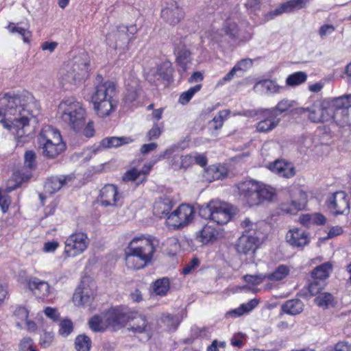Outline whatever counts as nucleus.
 Segmentation results:
<instances>
[{"instance_id": "obj_1", "label": "nucleus", "mask_w": 351, "mask_h": 351, "mask_svg": "<svg viewBox=\"0 0 351 351\" xmlns=\"http://www.w3.org/2000/svg\"><path fill=\"white\" fill-rule=\"evenodd\" d=\"M40 111L39 103L27 91L0 95V116L3 117L0 123L9 130L15 129L19 137L31 133L29 121L36 118Z\"/></svg>"}, {"instance_id": "obj_2", "label": "nucleus", "mask_w": 351, "mask_h": 351, "mask_svg": "<svg viewBox=\"0 0 351 351\" xmlns=\"http://www.w3.org/2000/svg\"><path fill=\"white\" fill-rule=\"evenodd\" d=\"M62 121L77 133H82L86 137L94 136L93 123L86 122V110L77 101L71 99L62 101L58 106Z\"/></svg>"}, {"instance_id": "obj_3", "label": "nucleus", "mask_w": 351, "mask_h": 351, "mask_svg": "<svg viewBox=\"0 0 351 351\" xmlns=\"http://www.w3.org/2000/svg\"><path fill=\"white\" fill-rule=\"evenodd\" d=\"M156 247L153 240L134 237L125 251V261L130 269L138 270L147 266L153 260Z\"/></svg>"}, {"instance_id": "obj_4", "label": "nucleus", "mask_w": 351, "mask_h": 351, "mask_svg": "<svg viewBox=\"0 0 351 351\" xmlns=\"http://www.w3.org/2000/svg\"><path fill=\"white\" fill-rule=\"evenodd\" d=\"M237 189L240 198L249 207L270 202L275 195V190L272 187L255 180L239 182Z\"/></svg>"}, {"instance_id": "obj_5", "label": "nucleus", "mask_w": 351, "mask_h": 351, "mask_svg": "<svg viewBox=\"0 0 351 351\" xmlns=\"http://www.w3.org/2000/svg\"><path fill=\"white\" fill-rule=\"evenodd\" d=\"M241 227L244 232L237 241V251L243 254L254 253L260 239L265 237V229L267 226L263 221L254 223L249 218H245L241 221Z\"/></svg>"}, {"instance_id": "obj_6", "label": "nucleus", "mask_w": 351, "mask_h": 351, "mask_svg": "<svg viewBox=\"0 0 351 351\" xmlns=\"http://www.w3.org/2000/svg\"><path fill=\"white\" fill-rule=\"evenodd\" d=\"M102 76L97 75L96 77L97 84L95 86L91 99L97 115L105 117L108 116L117 106L112 100L115 95V85L110 81L102 82Z\"/></svg>"}, {"instance_id": "obj_7", "label": "nucleus", "mask_w": 351, "mask_h": 351, "mask_svg": "<svg viewBox=\"0 0 351 351\" xmlns=\"http://www.w3.org/2000/svg\"><path fill=\"white\" fill-rule=\"evenodd\" d=\"M88 64L80 57L65 64L59 71V81L62 86L76 84L88 75Z\"/></svg>"}, {"instance_id": "obj_8", "label": "nucleus", "mask_w": 351, "mask_h": 351, "mask_svg": "<svg viewBox=\"0 0 351 351\" xmlns=\"http://www.w3.org/2000/svg\"><path fill=\"white\" fill-rule=\"evenodd\" d=\"M331 121L340 127L351 125V94L331 99Z\"/></svg>"}, {"instance_id": "obj_9", "label": "nucleus", "mask_w": 351, "mask_h": 351, "mask_svg": "<svg viewBox=\"0 0 351 351\" xmlns=\"http://www.w3.org/2000/svg\"><path fill=\"white\" fill-rule=\"evenodd\" d=\"M331 99L328 101L317 100L306 108H301L300 113H308V119L312 123H324L331 121Z\"/></svg>"}, {"instance_id": "obj_10", "label": "nucleus", "mask_w": 351, "mask_h": 351, "mask_svg": "<svg viewBox=\"0 0 351 351\" xmlns=\"http://www.w3.org/2000/svg\"><path fill=\"white\" fill-rule=\"evenodd\" d=\"M160 17L167 23L175 26L185 17L184 8L175 0H164Z\"/></svg>"}, {"instance_id": "obj_11", "label": "nucleus", "mask_w": 351, "mask_h": 351, "mask_svg": "<svg viewBox=\"0 0 351 351\" xmlns=\"http://www.w3.org/2000/svg\"><path fill=\"white\" fill-rule=\"evenodd\" d=\"M89 240L86 234L75 232L70 235L65 241L64 254L68 257H74L82 254L87 247Z\"/></svg>"}, {"instance_id": "obj_12", "label": "nucleus", "mask_w": 351, "mask_h": 351, "mask_svg": "<svg viewBox=\"0 0 351 351\" xmlns=\"http://www.w3.org/2000/svg\"><path fill=\"white\" fill-rule=\"evenodd\" d=\"M327 205L335 215L348 214L350 212L347 195L342 191L332 193L328 198Z\"/></svg>"}, {"instance_id": "obj_13", "label": "nucleus", "mask_w": 351, "mask_h": 351, "mask_svg": "<svg viewBox=\"0 0 351 351\" xmlns=\"http://www.w3.org/2000/svg\"><path fill=\"white\" fill-rule=\"evenodd\" d=\"M130 318L131 315L121 308L109 309L104 315L106 326L114 330L123 327Z\"/></svg>"}, {"instance_id": "obj_14", "label": "nucleus", "mask_w": 351, "mask_h": 351, "mask_svg": "<svg viewBox=\"0 0 351 351\" xmlns=\"http://www.w3.org/2000/svg\"><path fill=\"white\" fill-rule=\"evenodd\" d=\"M223 237V229L211 222L205 225L196 233V240L203 245L213 243Z\"/></svg>"}, {"instance_id": "obj_15", "label": "nucleus", "mask_w": 351, "mask_h": 351, "mask_svg": "<svg viewBox=\"0 0 351 351\" xmlns=\"http://www.w3.org/2000/svg\"><path fill=\"white\" fill-rule=\"evenodd\" d=\"M193 216V208L187 204H182L168 215V219L172 222V226L180 228L187 225Z\"/></svg>"}, {"instance_id": "obj_16", "label": "nucleus", "mask_w": 351, "mask_h": 351, "mask_svg": "<svg viewBox=\"0 0 351 351\" xmlns=\"http://www.w3.org/2000/svg\"><path fill=\"white\" fill-rule=\"evenodd\" d=\"M74 180L73 174L53 176L46 180L44 189L46 193L52 195L69 186Z\"/></svg>"}, {"instance_id": "obj_17", "label": "nucleus", "mask_w": 351, "mask_h": 351, "mask_svg": "<svg viewBox=\"0 0 351 351\" xmlns=\"http://www.w3.org/2000/svg\"><path fill=\"white\" fill-rule=\"evenodd\" d=\"M131 322L128 328L136 336L143 335V340L148 341L152 337V327L148 323L145 316L136 315H131Z\"/></svg>"}, {"instance_id": "obj_18", "label": "nucleus", "mask_w": 351, "mask_h": 351, "mask_svg": "<svg viewBox=\"0 0 351 351\" xmlns=\"http://www.w3.org/2000/svg\"><path fill=\"white\" fill-rule=\"evenodd\" d=\"M99 198L101 204L104 206H117L121 195L116 185L108 184L100 190Z\"/></svg>"}, {"instance_id": "obj_19", "label": "nucleus", "mask_w": 351, "mask_h": 351, "mask_svg": "<svg viewBox=\"0 0 351 351\" xmlns=\"http://www.w3.org/2000/svg\"><path fill=\"white\" fill-rule=\"evenodd\" d=\"M174 54L176 56V62L182 69V72L187 71V65L191 62V52L186 45L181 40L175 44Z\"/></svg>"}, {"instance_id": "obj_20", "label": "nucleus", "mask_w": 351, "mask_h": 351, "mask_svg": "<svg viewBox=\"0 0 351 351\" xmlns=\"http://www.w3.org/2000/svg\"><path fill=\"white\" fill-rule=\"evenodd\" d=\"M138 29L136 25H119L114 37L117 38L114 47H121L122 45H128L133 38V36L136 34Z\"/></svg>"}, {"instance_id": "obj_21", "label": "nucleus", "mask_w": 351, "mask_h": 351, "mask_svg": "<svg viewBox=\"0 0 351 351\" xmlns=\"http://www.w3.org/2000/svg\"><path fill=\"white\" fill-rule=\"evenodd\" d=\"M38 145L43 156L49 159L56 158L66 149V144L63 141L38 143Z\"/></svg>"}, {"instance_id": "obj_22", "label": "nucleus", "mask_w": 351, "mask_h": 351, "mask_svg": "<svg viewBox=\"0 0 351 351\" xmlns=\"http://www.w3.org/2000/svg\"><path fill=\"white\" fill-rule=\"evenodd\" d=\"M269 110V108L261 110V113L264 117V119L257 123L256 130L258 132H267L278 125L280 119L276 116L274 117Z\"/></svg>"}, {"instance_id": "obj_23", "label": "nucleus", "mask_w": 351, "mask_h": 351, "mask_svg": "<svg viewBox=\"0 0 351 351\" xmlns=\"http://www.w3.org/2000/svg\"><path fill=\"white\" fill-rule=\"evenodd\" d=\"M173 206V202L169 197H160L154 204L153 213L158 217H167L171 214Z\"/></svg>"}, {"instance_id": "obj_24", "label": "nucleus", "mask_w": 351, "mask_h": 351, "mask_svg": "<svg viewBox=\"0 0 351 351\" xmlns=\"http://www.w3.org/2000/svg\"><path fill=\"white\" fill-rule=\"evenodd\" d=\"M287 241L293 247H303L309 242L308 234L300 228L289 230L286 235Z\"/></svg>"}, {"instance_id": "obj_25", "label": "nucleus", "mask_w": 351, "mask_h": 351, "mask_svg": "<svg viewBox=\"0 0 351 351\" xmlns=\"http://www.w3.org/2000/svg\"><path fill=\"white\" fill-rule=\"evenodd\" d=\"M215 206L217 207L214 210L213 221L211 223L215 225H223L227 223L231 219V213L230 209L226 204L219 201H216Z\"/></svg>"}, {"instance_id": "obj_26", "label": "nucleus", "mask_w": 351, "mask_h": 351, "mask_svg": "<svg viewBox=\"0 0 351 351\" xmlns=\"http://www.w3.org/2000/svg\"><path fill=\"white\" fill-rule=\"evenodd\" d=\"M269 168L280 176L287 178L293 177L295 173V168L290 163L282 160H276L269 164Z\"/></svg>"}, {"instance_id": "obj_27", "label": "nucleus", "mask_w": 351, "mask_h": 351, "mask_svg": "<svg viewBox=\"0 0 351 351\" xmlns=\"http://www.w3.org/2000/svg\"><path fill=\"white\" fill-rule=\"evenodd\" d=\"M38 143L62 141L58 130L51 125L44 126L37 136Z\"/></svg>"}, {"instance_id": "obj_28", "label": "nucleus", "mask_w": 351, "mask_h": 351, "mask_svg": "<svg viewBox=\"0 0 351 351\" xmlns=\"http://www.w3.org/2000/svg\"><path fill=\"white\" fill-rule=\"evenodd\" d=\"M29 288L39 298H44L48 295L49 293V285L47 282L42 281L37 278H33L29 280L28 283Z\"/></svg>"}, {"instance_id": "obj_29", "label": "nucleus", "mask_w": 351, "mask_h": 351, "mask_svg": "<svg viewBox=\"0 0 351 351\" xmlns=\"http://www.w3.org/2000/svg\"><path fill=\"white\" fill-rule=\"evenodd\" d=\"M227 169L223 166H210L205 170L204 177L211 182L215 180H223L227 176Z\"/></svg>"}, {"instance_id": "obj_30", "label": "nucleus", "mask_w": 351, "mask_h": 351, "mask_svg": "<svg viewBox=\"0 0 351 351\" xmlns=\"http://www.w3.org/2000/svg\"><path fill=\"white\" fill-rule=\"evenodd\" d=\"M133 139L128 136L106 137L101 141V146L104 148L118 147L132 143Z\"/></svg>"}, {"instance_id": "obj_31", "label": "nucleus", "mask_w": 351, "mask_h": 351, "mask_svg": "<svg viewBox=\"0 0 351 351\" xmlns=\"http://www.w3.org/2000/svg\"><path fill=\"white\" fill-rule=\"evenodd\" d=\"M304 304L299 299H292L285 302L282 306L281 309L287 314L295 315L300 314L303 311Z\"/></svg>"}, {"instance_id": "obj_32", "label": "nucleus", "mask_w": 351, "mask_h": 351, "mask_svg": "<svg viewBox=\"0 0 351 351\" xmlns=\"http://www.w3.org/2000/svg\"><path fill=\"white\" fill-rule=\"evenodd\" d=\"M258 304V300L256 299L250 300L248 302L242 304L239 307L231 310L226 313V316L232 317H240L245 313L250 312Z\"/></svg>"}, {"instance_id": "obj_33", "label": "nucleus", "mask_w": 351, "mask_h": 351, "mask_svg": "<svg viewBox=\"0 0 351 351\" xmlns=\"http://www.w3.org/2000/svg\"><path fill=\"white\" fill-rule=\"evenodd\" d=\"M93 296L89 294L86 289L78 287L73 296V301L75 305H89L93 301Z\"/></svg>"}, {"instance_id": "obj_34", "label": "nucleus", "mask_w": 351, "mask_h": 351, "mask_svg": "<svg viewBox=\"0 0 351 351\" xmlns=\"http://www.w3.org/2000/svg\"><path fill=\"white\" fill-rule=\"evenodd\" d=\"M332 265L327 262L319 266H317L311 272V278L318 280H324L326 282L329 277L330 273L332 271Z\"/></svg>"}, {"instance_id": "obj_35", "label": "nucleus", "mask_w": 351, "mask_h": 351, "mask_svg": "<svg viewBox=\"0 0 351 351\" xmlns=\"http://www.w3.org/2000/svg\"><path fill=\"white\" fill-rule=\"evenodd\" d=\"M193 163V154L174 156L171 160V166L174 169H186Z\"/></svg>"}, {"instance_id": "obj_36", "label": "nucleus", "mask_w": 351, "mask_h": 351, "mask_svg": "<svg viewBox=\"0 0 351 351\" xmlns=\"http://www.w3.org/2000/svg\"><path fill=\"white\" fill-rule=\"evenodd\" d=\"M293 104L294 101L292 100L283 99L278 103L276 107L269 108V111L274 117L276 116L278 117L280 114L288 111L291 108H292L293 106Z\"/></svg>"}, {"instance_id": "obj_37", "label": "nucleus", "mask_w": 351, "mask_h": 351, "mask_svg": "<svg viewBox=\"0 0 351 351\" xmlns=\"http://www.w3.org/2000/svg\"><path fill=\"white\" fill-rule=\"evenodd\" d=\"M170 288L169 280L168 278H162L156 280L153 284L154 293L158 295H165Z\"/></svg>"}, {"instance_id": "obj_38", "label": "nucleus", "mask_w": 351, "mask_h": 351, "mask_svg": "<svg viewBox=\"0 0 351 351\" xmlns=\"http://www.w3.org/2000/svg\"><path fill=\"white\" fill-rule=\"evenodd\" d=\"M307 0H291L282 4L280 8L275 10V14H280L285 12H291L293 8H302Z\"/></svg>"}, {"instance_id": "obj_39", "label": "nucleus", "mask_w": 351, "mask_h": 351, "mask_svg": "<svg viewBox=\"0 0 351 351\" xmlns=\"http://www.w3.org/2000/svg\"><path fill=\"white\" fill-rule=\"evenodd\" d=\"M307 75L304 71H298L289 75L286 79V84L289 86H296L304 83Z\"/></svg>"}, {"instance_id": "obj_40", "label": "nucleus", "mask_w": 351, "mask_h": 351, "mask_svg": "<svg viewBox=\"0 0 351 351\" xmlns=\"http://www.w3.org/2000/svg\"><path fill=\"white\" fill-rule=\"evenodd\" d=\"M258 85H261L263 89L266 90V93H278L282 88L275 81L270 80H264L258 82L255 84L254 88L255 89Z\"/></svg>"}, {"instance_id": "obj_41", "label": "nucleus", "mask_w": 351, "mask_h": 351, "mask_svg": "<svg viewBox=\"0 0 351 351\" xmlns=\"http://www.w3.org/2000/svg\"><path fill=\"white\" fill-rule=\"evenodd\" d=\"M91 343V340L87 335H79L75 340V348L77 351H89Z\"/></svg>"}, {"instance_id": "obj_42", "label": "nucleus", "mask_w": 351, "mask_h": 351, "mask_svg": "<svg viewBox=\"0 0 351 351\" xmlns=\"http://www.w3.org/2000/svg\"><path fill=\"white\" fill-rule=\"evenodd\" d=\"M289 268L287 265H280L274 272L267 275L269 280H280L285 278L289 274Z\"/></svg>"}, {"instance_id": "obj_43", "label": "nucleus", "mask_w": 351, "mask_h": 351, "mask_svg": "<svg viewBox=\"0 0 351 351\" xmlns=\"http://www.w3.org/2000/svg\"><path fill=\"white\" fill-rule=\"evenodd\" d=\"M8 29L11 33H17L19 35H21L24 43H30L32 32L28 29L15 25V24L13 23H10V24L8 26Z\"/></svg>"}, {"instance_id": "obj_44", "label": "nucleus", "mask_w": 351, "mask_h": 351, "mask_svg": "<svg viewBox=\"0 0 351 351\" xmlns=\"http://www.w3.org/2000/svg\"><path fill=\"white\" fill-rule=\"evenodd\" d=\"M334 298L330 293H320L319 295L315 298V302L320 307L328 308L330 305H333Z\"/></svg>"}, {"instance_id": "obj_45", "label": "nucleus", "mask_w": 351, "mask_h": 351, "mask_svg": "<svg viewBox=\"0 0 351 351\" xmlns=\"http://www.w3.org/2000/svg\"><path fill=\"white\" fill-rule=\"evenodd\" d=\"M230 111L229 110H220L218 114L210 122L211 127L217 130L223 126L224 120L228 117Z\"/></svg>"}, {"instance_id": "obj_46", "label": "nucleus", "mask_w": 351, "mask_h": 351, "mask_svg": "<svg viewBox=\"0 0 351 351\" xmlns=\"http://www.w3.org/2000/svg\"><path fill=\"white\" fill-rule=\"evenodd\" d=\"M216 201H210L208 204L202 206L199 208V215L206 219L213 221L214 210L217 208L215 206Z\"/></svg>"}, {"instance_id": "obj_47", "label": "nucleus", "mask_w": 351, "mask_h": 351, "mask_svg": "<svg viewBox=\"0 0 351 351\" xmlns=\"http://www.w3.org/2000/svg\"><path fill=\"white\" fill-rule=\"evenodd\" d=\"M36 154L32 150L26 151L24 155L25 167L30 171L35 170L37 167Z\"/></svg>"}, {"instance_id": "obj_48", "label": "nucleus", "mask_w": 351, "mask_h": 351, "mask_svg": "<svg viewBox=\"0 0 351 351\" xmlns=\"http://www.w3.org/2000/svg\"><path fill=\"white\" fill-rule=\"evenodd\" d=\"M89 326L94 332H104L106 327V323L103 322L101 317L99 315H95L89 320Z\"/></svg>"}, {"instance_id": "obj_49", "label": "nucleus", "mask_w": 351, "mask_h": 351, "mask_svg": "<svg viewBox=\"0 0 351 351\" xmlns=\"http://www.w3.org/2000/svg\"><path fill=\"white\" fill-rule=\"evenodd\" d=\"M201 88V84H197L195 86L190 88L188 90L182 93L180 96L179 102L183 105L188 104L193 96L200 90Z\"/></svg>"}, {"instance_id": "obj_50", "label": "nucleus", "mask_w": 351, "mask_h": 351, "mask_svg": "<svg viewBox=\"0 0 351 351\" xmlns=\"http://www.w3.org/2000/svg\"><path fill=\"white\" fill-rule=\"evenodd\" d=\"M326 285V282L312 278L308 284V291L312 295L320 293V291Z\"/></svg>"}, {"instance_id": "obj_51", "label": "nucleus", "mask_w": 351, "mask_h": 351, "mask_svg": "<svg viewBox=\"0 0 351 351\" xmlns=\"http://www.w3.org/2000/svg\"><path fill=\"white\" fill-rule=\"evenodd\" d=\"M147 171H139L136 168H132L130 170H128L124 175L123 176V181L129 182V181H136L141 175H146Z\"/></svg>"}, {"instance_id": "obj_52", "label": "nucleus", "mask_w": 351, "mask_h": 351, "mask_svg": "<svg viewBox=\"0 0 351 351\" xmlns=\"http://www.w3.org/2000/svg\"><path fill=\"white\" fill-rule=\"evenodd\" d=\"M73 329L72 322L70 319H64L60 323L59 334L66 337L71 333Z\"/></svg>"}, {"instance_id": "obj_53", "label": "nucleus", "mask_w": 351, "mask_h": 351, "mask_svg": "<svg viewBox=\"0 0 351 351\" xmlns=\"http://www.w3.org/2000/svg\"><path fill=\"white\" fill-rule=\"evenodd\" d=\"M224 32L232 40H237L239 38V27L235 23H228L224 27Z\"/></svg>"}, {"instance_id": "obj_54", "label": "nucleus", "mask_w": 351, "mask_h": 351, "mask_svg": "<svg viewBox=\"0 0 351 351\" xmlns=\"http://www.w3.org/2000/svg\"><path fill=\"white\" fill-rule=\"evenodd\" d=\"M267 278V275L263 274H256V275H245L243 276L244 280L250 284H252L254 285H259L263 282V280Z\"/></svg>"}, {"instance_id": "obj_55", "label": "nucleus", "mask_w": 351, "mask_h": 351, "mask_svg": "<svg viewBox=\"0 0 351 351\" xmlns=\"http://www.w3.org/2000/svg\"><path fill=\"white\" fill-rule=\"evenodd\" d=\"M162 322L168 326L176 330L179 324L178 318L172 315L167 314L162 317Z\"/></svg>"}, {"instance_id": "obj_56", "label": "nucleus", "mask_w": 351, "mask_h": 351, "mask_svg": "<svg viewBox=\"0 0 351 351\" xmlns=\"http://www.w3.org/2000/svg\"><path fill=\"white\" fill-rule=\"evenodd\" d=\"M252 64V60L250 58H244L239 61L234 66L237 67L239 72L243 73L247 69L250 68Z\"/></svg>"}, {"instance_id": "obj_57", "label": "nucleus", "mask_w": 351, "mask_h": 351, "mask_svg": "<svg viewBox=\"0 0 351 351\" xmlns=\"http://www.w3.org/2000/svg\"><path fill=\"white\" fill-rule=\"evenodd\" d=\"M161 134V130L158 124L155 123L153 127L147 133V138L148 141L157 139Z\"/></svg>"}, {"instance_id": "obj_58", "label": "nucleus", "mask_w": 351, "mask_h": 351, "mask_svg": "<svg viewBox=\"0 0 351 351\" xmlns=\"http://www.w3.org/2000/svg\"><path fill=\"white\" fill-rule=\"evenodd\" d=\"M14 315L21 321H27L29 312L26 308L23 306H18L16 308Z\"/></svg>"}, {"instance_id": "obj_59", "label": "nucleus", "mask_w": 351, "mask_h": 351, "mask_svg": "<svg viewBox=\"0 0 351 351\" xmlns=\"http://www.w3.org/2000/svg\"><path fill=\"white\" fill-rule=\"evenodd\" d=\"M245 335L241 332L236 333L231 338V344L234 347L241 348L243 346V339Z\"/></svg>"}, {"instance_id": "obj_60", "label": "nucleus", "mask_w": 351, "mask_h": 351, "mask_svg": "<svg viewBox=\"0 0 351 351\" xmlns=\"http://www.w3.org/2000/svg\"><path fill=\"white\" fill-rule=\"evenodd\" d=\"M53 335L51 332H44L40 337V345L43 348H48L52 343Z\"/></svg>"}, {"instance_id": "obj_61", "label": "nucleus", "mask_w": 351, "mask_h": 351, "mask_svg": "<svg viewBox=\"0 0 351 351\" xmlns=\"http://www.w3.org/2000/svg\"><path fill=\"white\" fill-rule=\"evenodd\" d=\"M199 264L197 258H193L189 263L182 269V274L184 275L189 274L193 269L196 268Z\"/></svg>"}, {"instance_id": "obj_62", "label": "nucleus", "mask_w": 351, "mask_h": 351, "mask_svg": "<svg viewBox=\"0 0 351 351\" xmlns=\"http://www.w3.org/2000/svg\"><path fill=\"white\" fill-rule=\"evenodd\" d=\"M10 198L8 195H2L0 193V207L3 213H6L9 208Z\"/></svg>"}, {"instance_id": "obj_63", "label": "nucleus", "mask_w": 351, "mask_h": 351, "mask_svg": "<svg viewBox=\"0 0 351 351\" xmlns=\"http://www.w3.org/2000/svg\"><path fill=\"white\" fill-rule=\"evenodd\" d=\"M326 217L320 213L312 214V225H324L326 223Z\"/></svg>"}, {"instance_id": "obj_64", "label": "nucleus", "mask_w": 351, "mask_h": 351, "mask_svg": "<svg viewBox=\"0 0 351 351\" xmlns=\"http://www.w3.org/2000/svg\"><path fill=\"white\" fill-rule=\"evenodd\" d=\"M333 351H351V345L346 341H339L335 344Z\"/></svg>"}]
</instances>
